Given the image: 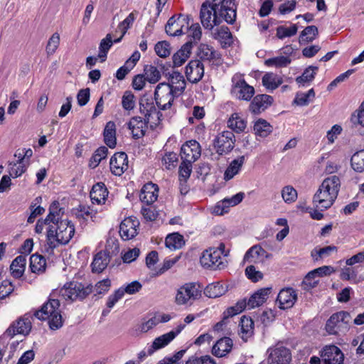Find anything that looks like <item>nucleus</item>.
Here are the masks:
<instances>
[{"instance_id":"nucleus-1","label":"nucleus","mask_w":364,"mask_h":364,"mask_svg":"<svg viewBox=\"0 0 364 364\" xmlns=\"http://www.w3.org/2000/svg\"><path fill=\"white\" fill-rule=\"evenodd\" d=\"M209 6L203 3L200 11V18L203 26L211 30L222 22V18L228 24H233L237 17V6L235 0H212Z\"/></svg>"},{"instance_id":"nucleus-2","label":"nucleus","mask_w":364,"mask_h":364,"mask_svg":"<svg viewBox=\"0 0 364 364\" xmlns=\"http://www.w3.org/2000/svg\"><path fill=\"white\" fill-rule=\"evenodd\" d=\"M59 307V300L50 299L41 309L36 311L34 316L39 320H47L51 330H58L63 326L64 322Z\"/></svg>"},{"instance_id":"nucleus-3","label":"nucleus","mask_w":364,"mask_h":364,"mask_svg":"<svg viewBox=\"0 0 364 364\" xmlns=\"http://www.w3.org/2000/svg\"><path fill=\"white\" fill-rule=\"evenodd\" d=\"M58 227L50 225L46 237L56 238V241L61 245H66L69 242L75 234V226L70 220H61Z\"/></svg>"},{"instance_id":"nucleus-4","label":"nucleus","mask_w":364,"mask_h":364,"mask_svg":"<svg viewBox=\"0 0 364 364\" xmlns=\"http://www.w3.org/2000/svg\"><path fill=\"white\" fill-rule=\"evenodd\" d=\"M92 291V285H87L85 287L80 282L73 281L66 283L60 289V294L65 300L73 301L77 299H84Z\"/></svg>"},{"instance_id":"nucleus-5","label":"nucleus","mask_w":364,"mask_h":364,"mask_svg":"<svg viewBox=\"0 0 364 364\" xmlns=\"http://www.w3.org/2000/svg\"><path fill=\"white\" fill-rule=\"evenodd\" d=\"M179 97L175 95L173 90L166 82L159 83L154 91V100L158 108L166 110L171 107L174 99Z\"/></svg>"},{"instance_id":"nucleus-6","label":"nucleus","mask_w":364,"mask_h":364,"mask_svg":"<svg viewBox=\"0 0 364 364\" xmlns=\"http://www.w3.org/2000/svg\"><path fill=\"white\" fill-rule=\"evenodd\" d=\"M201 265L211 270H220L227 266V260L221 257V252L215 247H210L203 251L200 257Z\"/></svg>"},{"instance_id":"nucleus-7","label":"nucleus","mask_w":364,"mask_h":364,"mask_svg":"<svg viewBox=\"0 0 364 364\" xmlns=\"http://www.w3.org/2000/svg\"><path fill=\"white\" fill-rule=\"evenodd\" d=\"M351 321L350 313L341 311L333 314L326 321V330L331 335L338 334L348 329Z\"/></svg>"},{"instance_id":"nucleus-8","label":"nucleus","mask_w":364,"mask_h":364,"mask_svg":"<svg viewBox=\"0 0 364 364\" xmlns=\"http://www.w3.org/2000/svg\"><path fill=\"white\" fill-rule=\"evenodd\" d=\"M235 141V136L232 132L224 131L215 138L213 146L218 154H227L233 149Z\"/></svg>"},{"instance_id":"nucleus-9","label":"nucleus","mask_w":364,"mask_h":364,"mask_svg":"<svg viewBox=\"0 0 364 364\" xmlns=\"http://www.w3.org/2000/svg\"><path fill=\"white\" fill-rule=\"evenodd\" d=\"M139 109L144 114L146 123L159 122L162 114L156 108L153 99L146 94L144 95L139 101Z\"/></svg>"},{"instance_id":"nucleus-10","label":"nucleus","mask_w":364,"mask_h":364,"mask_svg":"<svg viewBox=\"0 0 364 364\" xmlns=\"http://www.w3.org/2000/svg\"><path fill=\"white\" fill-rule=\"evenodd\" d=\"M190 21H192V18L188 15L179 14L177 17L173 16L168 20L165 31L168 36H179L184 33L183 28L186 24V28H188Z\"/></svg>"},{"instance_id":"nucleus-11","label":"nucleus","mask_w":364,"mask_h":364,"mask_svg":"<svg viewBox=\"0 0 364 364\" xmlns=\"http://www.w3.org/2000/svg\"><path fill=\"white\" fill-rule=\"evenodd\" d=\"M168 67H171V65H168V66L164 65L161 67L162 73L166 77L168 76V82H166V84H168L172 88L175 95L180 96L186 89V82L181 73L177 71H172L171 73L168 71Z\"/></svg>"},{"instance_id":"nucleus-12","label":"nucleus","mask_w":364,"mask_h":364,"mask_svg":"<svg viewBox=\"0 0 364 364\" xmlns=\"http://www.w3.org/2000/svg\"><path fill=\"white\" fill-rule=\"evenodd\" d=\"M196 283H186L181 287L176 296V302L178 305L186 304L190 299H196L201 295V290Z\"/></svg>"},{"instance_id":"nucleus-13","label":"nucleus","mask_w":364,"mask_h":364,"mask_svg":"<svg viewBox=\"0 0 364 364\" xmlns=\"http://www.w3.org/2000/svg\"><path fill=\"white\" fill-rule=\"evenodd\" d=\"M233 85L231 90L232 94L240 100L250 101L255 95V88L248 85L244 79L236 80L232 77Z\"/></svg>"},{"instance_id":"nucleus-14","label":"nucleus","mask_w":364,"mask_h":364,"mask_svg":"<svg viewBox=\"0 0 364 364\" xmlns=\"http://www.w3.org/2000/svg\"><path fill=\"white\" fill-rule=\"evenodd\" d=\"M324 364H343L344 354L335 345L326 346L321 351Z\"/></svg>"},{"instance_id":"nucleus-15","label":"nucleus","mask_w":364,"mask_h":364,"mask_svg":"<svg viewBox=\"0 0 364 364\" xmlns=\"http://www.w3.org/2000/svg\"><path fill=\"white\" fill-rule=\"evenodd\" d=\"M32 328V324L29 317L19 318L13 322L7 328L5 334L10 337H14L16 334L28 335Z\"/></svg>"},{"instance_id":"nucleus-16","label":"nucleus","mask_w":364,"mask_h":364,"mask_svg":"<svg viewBox=\"0 0 364 364\" xmlns=\"http://www.w3.org/2000/svg\"><path fill=\"white\" fill-rule=\"evenodd\" d=\"M267 352L269 364H289L291 360L290 350L284 346L270 348Z\"/></svg>"},{"instance_id":"nucleus-17","label":"nucleus","mask_w":364,"mask_h":364,"mask_svg":"<svg viewBox=\"0 0 364 364\" xmlns=\"http://www.w3.org/2000/svg\"><path fill=\"white\" fill-rule=\"evenodd\" d=\"M185 74L191 83L198 82L204 75V66L199 60H192L186 67Z\"/></svg>"},{"instance_id":"nucleus-18","label":"nucleus","mask_w":364,"mask_h":364,"mask_svg":"<svg viewBox=\"0 0 364 364\" xmlns=\"http://www.w3.org/2000/svg\"><path fill=\"white\" fill-rule=\"evenodd\" d=\"M139 222L135 218L129 217L122 221L119 225V234L124 240H128L134 237L138 232L137 228Z\"/></svg>"},{"instance_id":"nucleus-19","label":"nucleus","mask_w":364,"mask_h":364,"mask_svg":"<svg viewBox=\"0 0 364 364\" xmlns=\"http://www.w3.org/2000/svg\"><path fill=\"white\" fill-rule=\"evenodd\" d=\"M273 102V97L269 95H257L253 97L250 104L249 109L252 113L259 114L270 107Z\"/></svg>"},{"instance_id":"nucleus-20","label":"nucleus","mask_w":364,"mask_h":364,"mask_svg":"<svg viewBox=\"0 0 364 364\" xmlns=\"http://www.w3.org/2000/svg\"><path fill=\"white\" fill-rule=\"evenodd\" d=\"M297 300V294L291 287H285L278 294L277 301L279 302V309H288L291 308Z\"/></svg>"},{"instance_id":"nucleus-21","label":"nucleus","mask_w":364,"mask_h":364,"mask_svg":"<svg viewBox=\"0 0 364 364\" xmlns=\"http://www.w3.org/2000/svg\"><path fill=\"white\" fill-rule=\"evenodd\" d=\"M110 170L115 176H121L128 168V157L124 152H117L110 159Z\"/></svg>"},{"instance_id":"nucleus-22","label":"nucleus","mask_w":364,"mask_h":364,"mask_svg":"<svg viewBox=\"0 0 364 364\" xmlns=\"http://www.w3.org/2000/svg\"><path fill=\"white\" fill-rule=\"evenodd\" d=\"M272 255L269 254L260 245H255L250 248L244 256V262L249 263L264 262L265 259L271 257Z\"/></svg>"},{"instance_id":"nucleus-23","label":"nucleus","mask_w":364,"mask_h":364,"mask_svg":"<svg viewBox=\"0 0 364 364\" xmlns=\"http://www.w3.org/2000/svg\"><path fill=\"white\" fill-rule=\"evenodd\" d=\"M181 159L186 161H196L200 156V146L196 140H191L183 144L181 149Z\"/></svg>"},{"instance_id":"nucleus-24","label":"nucleus","mask_w":364,"mask_h":364,"mask_svg":"<svg viewBox=\"0 0 364 364\" xmlns=\"http://www.w3.org/2000/svg\"><path fill=\"white\" fill-rule=\"evenodd\" d=\"M336 199L329 193L318 188L314 196L313 203L316 208L323 211L329 208L333 204Z\"/></svg>"},{"instance_id":"nucleus-25","label":"nucleus","mask_w":364,"mask_h":364,"mask_svg":"<svg viewBox=\"0 0 364 364\" xmlns=\"http://www.w3.org/2000/svg\"><path fill=\"white\" fill-rule=\"evenodd\" d=\"M148 124L145 119L142 120L141 117H133L130 119L127 126L128 129L132 131V137L138 139L145 135Z\"/></svg>"},{"instance_id":"nucleus-26","label":"nucleus","mask_w":364,"mask_h":364,"mask_svg":"<svg viewBox=\"0 0 364 364\" xmlns=\"http://www.w3.org/2000/svg\"><path fill=\"white\" fill-rule=\"evenodd\" d=\"M159 187L151 182L147 183L142 187L140 193V200L147 205L155 202L158 198Z\"/></svg>"},{"instance_id":"nucleus-27","label":"nucleus","mask_w":364,"mask_h":364,"mask_svg":"<svg viewBox=\"0 0 364 364\" xmlns=\"http://www.w3.org/2000/svg\"><path fill=\"white\" fill-rule=\"evenodd\" d=\"M197 57L200 58L199 60L203 61H216L221 59V55L213 49V47L201 43L198 47L196 52Z\"/></svg>"},{"instance_id":"nucleus-28","label":"nucleus","mask_w":364,"mask_h":364,"mask_svg":"<svg viewBox=\"0 0 364 364\" xmlns=\"http://www.w3.org/2000/svg\"><path fill=\"white\" fill-rule=\"evenodd\" d=\"M341 187V180L337 176H331L325 178L318 188L329 193L335 198H337Z\"/></svg>"},{"instance_id":"nucleus-29","label":"nucleus","mask_w":364,"mask_h":364,"mask_svg":"<svg viewBox=\"0 0 364 364\" xmlns=\"http://www.w3.org/2000/svg\"><path fill=\"white\" fill-rule=\"evenodd\" d=\"M192 48L193 42L188 41L182 46L181 49L173 54L172 57L173 68L179 67L186 61L190 57Z\"/></svg>"},{"instance_id":"nucleus-30","label":"nucleus","mask_w":364,"mask_h":364,"mask_svg":"<svg viewBox=\"0 0 364 364\" xmlns=\"http://www.w3.org/2000/svg\"><path fill=\"white\" fill-rule=\"evenodd\" d=\"M232 341L228 337L218 340L212 348V353L218 358L225 356L232 348Z\"/></svg>"},{"instance_id":"nucleus-31","label":"nucleus","mask_w":364,"mask_h":364,"mask_svg":"<svg viewBox=\"0 0 364 364\" xmlns=\"http://www.w3.org/2000/svg\"><path fill=\"white\" fill-rule=\"evenodd\" d=\"M109 257V252L107 251L97 252L91 264L92 272L101 273L107 267L110 261Z\"/></svg>"},{"instance_id":"nucleus-32","label":"nucleus","mask_w":364,"mask_h":364,"mask_svg":"<svg viewBox=\"0 0 364 364\" xmlns=\"http://www.w3.org/2000/svg\"><path fill=\"white\" fill-rule=\"evenodd\" d=\"M271 287H266L255 292L247 301L249 309L258 307L263 304L266 301L268 295L271 293Z\"/></svg>"},{"instance_id":"nucleus-33","label":"nucleus","mask_w":364,"mask_h":364,"mask_svg":"<svg viewBox=\"0 0 364 364\" xmlns=\"http://www.w3.org/2000/svg\"><path fill=\"white\" fill-rule=\"evenodd\" d=\"M107 196L108 191L105 185L102 182L95 184L90 193V197L92 203L95 202L97 204L105 203Z\"/></svg>"},{"instance_id":"nucleus-34","label":"nucleus","mask_w":364,"mask_h":364,"mask_svg":"<svg viewBox=\"0 0 364 364\" xmlns=\"http://www.w3.org/2000/svg\"><path fill=\"white\" fill-rule=\"evenodd\" d=\"M104 141L107 146L114 149L117 144L116 139V126L114 122L109 121L107 122L104 132Z\"/></svg>"},{"instance_id":"nucleus-35","label":"nucleus","mask_w":364,"mask_h":364,"mask_svg":"<svg viewBox=\"0 0 364 364\" xmlns=\"http://www.w3.org/2000/svg\"><path fill=\"white\" fill-rule=\"evenodd\" d=\"M245 196L244 193L240 192L235 196H233L230 198H225L222 200L223 207L220 205L218 204L215 207V212L218 215H223L224 213L227 212L225 210V208H228L230 206H235L242 202Z\"/></svg>"},{"instance_id":"nucleus-36","label":"nucleus","mask_w":364,"mask_h":364,"mask_svg":"<svg viewBox=\"0 0 364 364\" xmlns=\"http://www.w3.org/2000/svg\"><path fill=\"white\" fill-rule=\"evenodd\" d=\"M26 256L19 255L16 257L10 265L12 276L16 279L21 277L26 269Z\"/></svg>"},{"instance_id":"nucleus-37","label":"nucleus","mask_w":364,"mask_h":364,"mask_svg":"<svg viewBox=\"0 0 364 364\" xmlns=\"http://www.w3.org/2000/svg\"><path fill=\"white\" fill-rule=\"evenodd\" d=\"M173 339L174 334L169 332L156 338L154 340L152 345L148 348V355H151L154 350L165 347Z\"/></svg>"},{"instance_id":"nucleus-38","label":"nucleus","mask_w":364,"mask_h":364,"mask_svg":"<svg viewBox=\"0 0 364 364\" xmlns=\"http://www.w3.org/2000/svg\"><path fill=\"white\" fill-rule=\"evenodd\" d=\"M262 82L267 90H274L283 83V79L275 73H267L263 75Z\"/></svg>"},{"instance_id":"nucleus-39","label":"nucleus","mask_w":364,"mask_h":364,"mask_svg":"<svg viewBox=\"0 0 364 364\" xmlns=\"http://www.w3.org/2000/svg\"><path fill=\"white\" fill-rule=\"evenodd\" d=\"M245 163V156H241L231 161L224 173V179L229 181L237 175Z\"/></svg>"},{"instance_id":"nucleus-40","label":"nucleus","mask_w":364,"mask_h":364,"mask_svg":"<svg viewBox=\"0 0 364 364\" xmlns=\"http://www.w3.org/2000/svg\"><path fill=\"white\" fill-rule=\"evenodd\" d=\"M46 261L44 257L38 254L32 255L30 257V268L33 273H43L46 270Z\"/></svg>"},{"instance_id":"nucleus-41","label":"nucleus","mask_w":364,"mask_h":364,"mask_svg":"<svg viewBox=\"0 0 364 364\" xmlns=\"http://www.w3.org/2000/svg\"><path fill=\"white\" fill-rule=\"evenodd\" d=\"M166 247L170 250L181 249L184 245L183 237L178 232L169 234L165 240Z\"/></svg>"},{"instance_id":"nucleus-42","label":"nucleus","mask_w":364,"mask_h":364,"mask_svg":"<svg viewBox=\"0 0 364 364\" xmlns=\"http://www.w3.org/2000/svg\"><path fill=\"white\" fill-rule=\"evenodd\" d=\"M256 135L266 137L272 132V126L265 119H259L254 124Z\"/></svg>"},{"instance_id":"nucleus-43","label":"nucleus","mask_w":364,"mask_h":364,"mask_svg":"<svg viewBox=\"0 0 364 364\" xmlns=\"http://www.w3.org/2000/svg\"><path fill=\"white\" fill-rule=\"evenodd\" d=\"M318 70L317 66L310 65L306 68L301 75L296 78V82L300 85H304L306 82H310L315 78L316 71Z\"/></svg>"},{"instance_id":"nucleus-44","label":"nucleus","mask_w":364,"mask_h":364,"mask_svg":"<svg viewBox=\"0 0 364 364\" xmlns=\"http://www.w3.org/2000/svg\"><path fill=\"white\" fill-rule=\"evenodd\" d=\"M226 289L220 282L208 284L204 289V294L209 298L219 297L225 294Z\"/></svg>"},{"instance_id":"nucleus-45","label":"nucleus","mask_w":364,"mask_h":364,"mask_svg":"<svg viewBox=\"0 0 364 364\" xmlns=\"http://www.w3.org/2000/svg\"><path fill=\"white\" fill-rule=\"evenodd\" d=\"M228 126L237 133L243 132L246 127V122L238 114L234 113L228 122Z\"/></svg>"},{"instance_id":"nucleus-46","label":"nucleus","mask_w":364,"mask_h":364,"mask_svg":"<svg viewBox=\"0 0 364 364\" xmlns=\"http://www.w3.org/2000/svg\"><path fill=\"white\" fill-rule=\"evenodd\" d=\"M108 154V149L105 146L99 147L94 153L92 156L91 157L89 163V166L92 168H96L100 161L105 159Z\"/></svg>"},{"instance_id":"nucleus-47","label":"nucleus","mask_w":364,"mask_h":364,"mask_svg":"<svg viewBox=\"0 0 364 364\" xmlns=\"http://www.w3.org/2000/svg\"><path fill=\"white\" fill-rule=\"evenodd\" d=\"M318 35V28L316 26L306 27L300 34V42H312Z\"/></svg>"},{"instance_id":"nucleus-48","label":"nucleus","mask_w":364,"mask_h":364,"mask_svg":"<svg viewBox=\"0 0 364 364\" xmlns=\"http://www.w3.org/2000/svg\"><path fill=\"white\" fill-rule=\"evenodd\" d=\"M352 168L357 172L364 171V150L355 153L350 159Z\"/></svg>"},{"instance_id":"nucleus-49","label":"nucleus","mask_w":364,"mask_h":364,"mask_svg":"<svg viewBox=\"0 0 364 364\" xmlns=\"http://www.w3.org/2000/svg\"><path fill=\"white\" fill-rule=\"evenodd\" d=\"M291 62V60L287 56H278L267 59L264 64L267 66H275L277 68H284L289 65Z\"/></svg>"},{"instance_id":"nucleus-50","label":"nucleus","mask_w":364,"mask_h":364,"mask_svg":"<svg viewBox=\"0 0 364 364\" xmlns=\"http://www.w3.org/2000/svg\"><path fill=\"white\" fill-rule=\"evenodd\" d=\"M185 364H216L214 359L209 355H200L196 353L190 356Z\"/></svg>"},{"instance_id":"nucleus-51","label":"nucleus","mask_w":364,"mask_h":364,"mask_svg":"<svg viewBox=\"0 0 364 364\" xmlns=\"http://www.w3.org/2000/svg\"><path fill=\"white\" fill-rule=\"evenodd\" d=\"M247 306V301L245 299L238 301L235 306L229 307L225 311V318L232 317L233 316L241 313L242 311L245 310Z\"/></svg>"},{"instance_id":"nucleus-52","label":"nucleus","mask_w":364,"mask_h":364,"mask_svg":"<svg viewBox=\"0 0 364 364\" xmlns=\"http://www.w3.org/2000/svg\"><path fill=\"white\" fill-rule=\"evenodd\" d=\"M144 73L146 76V80L150 83H156L161 78V73L156 67L152 65H147L144 67Z\"/></svg>"},{"instance_id":"nucleus-53","label":"nucleus","mask_w":364,"mask_h":364,"mask_svg":"<svg viewBox=\"0 0 364 364\" xmlns=\"http://www.w3.org/2000/svg\"><path fill=\"white\" fill-rule=\"evenodd\" d=\"M298 30L296 24H294L290 28H286L283 26H279L277 28V37L279 39H283L286 37H291L294 36Z\"/></svg>"},{"instance_id":"nucleus-54","label":"nucleus","mask_w":364,"mask_h":364,"mask_svg":"<svg viewBox=\"0 0 364 364\" xmlns=\"http://www.w3.org/2000/svg\"><path fill=\"white\" fill-rule=\"evenodd\" d=\"M154 50L159 57L166 58L171 54V45L166 41H159L155 45Z\"/></svg>"},{"instance_id":"nucleus-55","label":"nucleus","mask_w":364,"mask_h":364,"mask_svg":"<svg viewBox=\"0 0 364 364\" xmlns=\"http://www.w3.org/2000/svg\"><path fill=\"white\" fill-rule=\"evenodd\" d=\"M283 200L288 203L294 202L297 198V191L291 186H287L282 191Z\"/></svg>"},{"instance_id":"nucleus-56","label":"nucleus","mask_w":364,"mask_h":364,"mask_svg":"<svg viewBox=\"0 0 364 364\" xmlns=\"http://www.w3.org/2000/svg\"><path fill=\"white\" fill-rule=\"evenodd\" d=\"M241 331L243 334L251 336L253 333L254 321L250 317L243 316L240 319Z\"/></svg>"},{"instance_id":"nucleus-57","label":"nucleus","mask_w":364,"mask_h":364,"mask_svg":"<svg viewBox=\"0 0 364 364\" xmlns=\"http://www.w3.org/2000/svg\"><path fill=\"white\" fill-rule=\"evenodd\" d=\"M183 161L181 162L179 166V176L180 177L183 178L186 181L191 176L192 171V163L195 161H186L185 159H182Z\"/></svg>"},{"instance_id":"nucleus-58","label":"nucleus","mask_w":364,"mask_h":364,"mask_svg":"<svg viewBox=\"0 0 364 364\" xmlns=\"http://www.w3.org/2000/svg\"><path fill=\"white\" fill-rule=\"evenodd\" d=\"M350 122L354 125L360 124L364 127V101L360 105L359 109L352 114Z\"/></svg>"},{"instance_id":"nucleus-59","label":"nucleus","mask_w":364,"mask_h":364,"mask_svg":"<svg viewBox=\"0 0 364 364\" xmlns=\"http://www.w3.org/2000/svg\"><path fill=\"white\" fill-rule=\"evenodd\" d=\"M60 44V35L58 33H54L49 38L46 46V52L48 55H53Z\"/></svg>"},{"instance_id":"nucleus-60","label":"nucleus","mask_w":364,"mask_h":364,"mask_svg":"<svg viewBox=\"0 0 364 364\" xmlns=\"http://www.w3.org/2000/svg\"><path fill=\"white\" fill-rule=\"evenodd\" d=\"M336 250L337 247L336 246H326L319 249L318 250H314L311 252V257L314 260L317 261L319 258H321L323 256L329 255L331 252Z\"/></svg>"},{"instance_id":"nucleus-61","label":"nucleus","mask_w":364,"mask_h":364,"mask_svg":"<svg viewBox=\"0 0 364 364\" xmlns=\"http://www.w3.org/2000/svg\"><path fill=\"white\" fill-rule=\"evenodd\" d=\"M335 269L331 266H322L317 269H315L308 273V278L311 277L314 275H317V277H323L330 275L331 273L334 272Z\"/></svg>"},{"instance_id":"nucleus-62","label":"nucleus","mask_w":364,"mask_h":364,"mask_svg":"<svg viewBox=\"0 0 364 364\" xmlns=\"http://www.w3.org/2000/svg\"><path fill=\"white\" fill-rule=\"evenodd\" d=\"M134 96L130 91H126L124 93L122 100V105L124 109L132 110L134 107Z\"/></svg>"},{"instance_id":"nucleus-63","label":"nucleus","mask_w":364,"mask_h":364,"mask_svg":"<svg viewBox=\"0 0 364 364\" xmlns=\"http://www.w3.org/2000/svg\"><path fill=\"white\" fill-rule=\"evenodd\" d=\"M14 290L12 283L8 280H4L0 284V300L9 296Z\"/></svg>"},{"instance_id":"nucleus-64","label":"nucleus","mask_w":364,"mask_h":364,"mask_svg":"<svg viewBox=\"0 0 364 364\" xmlns=\"http://www.w3.org/2000/svg\"><path fill=\"white\" fill-rule=\"evenodd\" d=\"M245 274L249 279L253 282H258L263 278V274L257 271L254 265H250L246 267Z\"/></svg>"}]
</instances>
